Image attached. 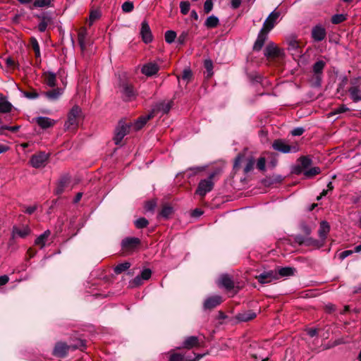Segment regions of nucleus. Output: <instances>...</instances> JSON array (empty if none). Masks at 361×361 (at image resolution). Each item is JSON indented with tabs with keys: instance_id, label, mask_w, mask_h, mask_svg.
Segmentation results:
<instances>
[{
	"instance_id": "nucleus-1",
	"label": "nucleus",
	"mask_w": 361,
	"mask_h": 361,
	"mask_svg": "<svg viewBox=\"0 0 361 361\" xmlns=\"http://www.w3.org/2000/svg\"><path fill=\"white\" fill-rule=\"evenodd\" d=\"M241 164H244V173L247 174L254 169V166L255 164V159L252 155L239 154L235 159L233 169L235 171L238 170Z\"/></svg>"
},
{
	"instance_id": "nucleus-2",
	"label": "nucleus",
	"mask_w": 361,
	"mask_h": 361,
	"mask_svg": "<svg viewBox=\"0 0 361 361\" xmlns=\"http://www.w3.org/2000/svg\"><path fill=\"white\" fill-rule=\"evenodd\" d=\"M81 116V109L78 106H74L68 114V119L64 124L66 130H75L79 123Z\"/></svg>"
},
{
	"instance_id": "nucleus-3",
	"label": "nucleus",
	"mask_w": 361,
	"mask_h": 361,
	"mask_svg": "<svg viewBox=\"0 0 361 361\" xmlns=\"http://www.w3.org/2000/svg\"><path fill=\"white\" fill-rule=\"evenodd\" d=\"M82 346H84V343L82 341H79V345H68L66 343L59 342L56 344L53 354L55 356L59 357H64L66 356L69 350H75L77 349H82Z\"/></svg>"
},
{
	"instance_id": "nucleus-4",
	"label": "nucleus",
	"mask_w": 361,
	"mask_h": 361,
	"mask_svg": "<svg viewBox=\"0 0 361 361\" xmlns=\"http://www.w3.org/2000/svg\"><path fill=\"white\" fill-rule=\"evenodd\" d=\"M131 126L123 121H120L116 127L114 137V143L120 145L123 137L130 133Z\"/></svg>"
},
{
	"instance_id": "nucleus-5",
	"label": "nucleus",
	"mask_w": 361,
	"mask_h": 361,
	"mask_svg": "<svg viewBox=\"0 0 361 361\" xmlns=\"http://www.w3.org/2000/svg\"><path fill=\"white\" fill-rule=\"evenodd\" d=\"M215 173H212L207 178L201 180L198 184L195 193L201 197H204L206 194L210 192L214 188V182L212 180Z\"/></svg>"
},
{
	"instance_id": "nucleus-6",
	"label": "nucleus",
	"mask_w": 361,
	"mask_h": 361,
	"mask_svg": "<svg viewBox=\"0 0 361 361\" xmlns=\"http://www.w3.org/2000/svg\"><path fill=\"white\" fill-rule=\"evenodd\" d=\"M49 158V154H47L44 152H40L33 154L30 158V162L32 167L38 169L44 166Z\"/></svg>"
},
{
	"instance_id": "nucleus-7",
	"label": "nucleus",
	"mask_w": 361,
	"mask_h": 361,
	"mask_svg": "<svg viewBox=\"0 0 361 361\" xmlns=\"http://www.w3.org/2000/svg\"><path fill=\"white\" fill-rule=\"evenodd\" d=\"M274 149L282 153L296 152L298 147L296 146H291L287 144L284 140L278 139L272 143Z\"/></svg>"
},
{
	"instance_id": "nucleus-8",
	"label": "nucleus",
	"mask_w": 361,
	"mask_h": 361,
	"mask_svg": "<svg viewBox=\"0 0 361 361\" xmlns=\"http://www.w3.org/2000/svg\"><path fill=\"white\" fill-rule=\"evenodd\" d=\"M256 279L262 284L269 283L279 279V274L276 270H270L264 271L259 275L257 276Z\"/></svg>"
},
{
	"instance_id": "nucleus-9",
	"label": "nucleus",
	"mask_w": 361,
	"mask_h": 361,
	"mask_svg": "<svg viewBox=\"0 0 361 361\" xmlns=\"http://www.w3.org/2000/svg\"><path fill=\"white\" fill-rule=\"evenodd\" d=\"M326 66L325 61L322 60L317 61L315 62L312 66V71L314 72V83L317 86L321 85L322 77L323 73V70Z\"/></svg>"
},
{
	"instance_id": "nucleus-10",
	"label": "nucleus",
	"mask_w": 361,
	"mask_h": 361,
	"mask_svg": "<svg viewBox=\"0 0 361 361\" xmlns=\"http://www.w3.org/2000/svg\"><path fill=\"white\" fill-rule=\"evenodd\" d=\"M280 14H281L280 12L276 11V10L272 11L269 15V16L265 20V21L264 22V24H263V26L262 28L268 32L274 28V27L275 26V25L277 22V20H278L279 17L280 16Z\"/></svg>"
},
{
	"instance_id": "nucleus-11",
	"label": "nucleus",
	"mask_w": 361,
	"mask_h": 361,
	"mask_svg": "<svg viewBox=\"0 0 361 361\" xmlns=\"http://www.w3.org/2000/svg\"><path fill=\"white\" fill-rule=\"evenodd\" d=\"M140 244V240L136 237H128L121 241L122 249L125 251L135 250Z\"/></svg>"
},
{
	"instance_id": "nucleus-12",
	"label": "nucleus",
	"mask_w": 361,
	"mask_h": 361,
	"mask_svg": "<svg viewBox=\"0 0 361 361\" xmlns=\"http://www.w3.org/2000/svg\"><path fill=\"white\" fill-rule=\"evenodd\" d=\"M264 54L267 59H275L281 56V51L274 43H269L264 50Z\"/></svg>"
},
{
	"instance_id": "nucleus-13",
	"label": "nucleus",
	"mask_w": 361,
	"mask_h": 361,
	"mask_svg": "<svg viewBox=\"0 0 361 361\" xmlns=\"http://www.w3.org/2000/svg\"><path fill=\"white\" fill-rule=\"evenodd\" d=\"M140 35L145 44L150 43L153 40V36L148 23L144 20L141 23Z\"/></svg>"
},
{
	"instance_id": "nucleus-14",
	"label": "nucleus",
	"mask_w": 361,
	"mask_h": 361,
	"mask_svg": "<svg viewBox=\"0 0 361 361\" xmlns=\"http://www.w3.org/2000/svg\"><path fill=\"white\" fill-rule=\"evenodd\" d=\"M311 35L314 41L321 42L325 39L326 36V32L322 25H317L312 27Z\"/></svg>"
},
{
	"instance_id": "nucleus-15",
	"label": "nucleus",
	"mask_w": 361,
	"mask_h": 361,
	"mask_svg": "<svg viewBox=\"0 0 361 361\" xmlns=\"http://www.w3.org/2000/svg\"><path fill=\"white\" fill-rule=\"evenodd\" d=\"M268 33L269 32L261 29L259 32L258 33L257 38L253 45V50L254 51H259L263 47L264 42L268 38Z\"/></svg>"
},
{
	"instance_id": "nucleus-16",
	"label": "nucleus",
	"mask_w": 361,
	"mask_h": 361,
	"mask_svg": "<svg viewBox=\"0 0 361 361\" xmlns=\"http://www.w3.org/2000/svg\"><path fill=\"white\" fill-rule=\"evenodd\" d=\"M159 66L154 62L147 63L142 67L141 72L146 76L150 77L157 73Z\"/></svg>"
},
{
	"instance_id": "nucleus-17",
	"label": "nucleus",
	"mask_w": 361,
	"mask_h": 361,
	"mask_svg": "<svg viewBox=\"0 0 361 361\" xmlns=\"http://www.w3.org/2000/svg\"><path fill=\"white\" fill-rule=\"evenodd\" d=\"M222 298L220 295H212L207 298L204 302V310H212L222 302Z\"/></svg>"
},
{
	"instance_id": "nucleus-18",
	"label": "nucleus",
	"mask_w": 361,
	"mask_h": 361,
	"mask_svg": "<svg viewBox=\"0 0 361 361\" xmlns=\"http://www.w3.org/2000/svg\"><path fill=\"white\" fill-rule=\"evenodd\" d=\"M120 91L125 100H130L135 96V92L131 85L124 82L120 86Z\"/></svg>"
},
{
	"instance_id": "nucleus-19",
	"label": "nucleus",
	"mask_w": 361,
	"mask_h": 361,
	"mask_svg": "<svg viewBox=\"0 0 361 361\" xmlns=\"http://www.w3.org/2000/svg\"><path fill=\"white\" fill-rule=\"evenodd\" d=\"M154 116L153 113L139 117L134 123H129L135 130H140Z\"/></svg>"
},
{
	"instance_id": "nucleus-20",
	"label": "nucleus",
	"mask_w": 361,
	"mask_h": 361,
	"mask_svg": "<svg viewBox=\"0 0 361 361\" xmlns=\"http://www.w3.org/2000/svg\"><path fill=\"white\" fill-rule=\"evenodd\" d=\"M37 125L43 129L53 127L56 124V121L48 117L39 116L36 118Z\"/></svg>"
},
{
	"instance_id": "nucleus-21",
	"label": "nucleus",
	"mask_w": 361,
	"mask_h": 361,
	"mask_svg": "<svg viewBox=\"0 0 361 361\" xmlns=\"http://www.w3.org/2000/svg\"><path fill=\"white\" fill-rule=\"evenodd\" d=\"M44 82L50 87L56 85V75L51 71L44 72L43 73Z\"/></svg>"
},
{
	"instance_id": "nucleus-22",
	"label": "nucleus",
	"mask_w": 361,
	"mask_h": 361,
	"mask_svg": "<svg viewBox=\"0 0 361 361\" xmlns=\"http://www.w3.org/2000/svg\"><path fill=\"white\" fill-rule=\"evenodd\" d=\"M330 231V226L327 221H322L320 223L319 228L318 231L319 236L321 239V241L325 242V240L327 237L328 233Z\"/></svg>"
},
{
	"instance_id": "nucleus-23",
	"label": "nucleus",
	"mask_w": 361,
	"mask_h": 361,
	"mask_svg": "<svg viewBox=\"0 0 361 361\" xmlns=\"http://www.w3.org/2000/svg\"><path fill=\"white\" fill-rule=\"evenodd\" d=\"M172 106V102H161L156 104L154 112H161L162 114H167Z\"/></svg>"
},
{
	"instance_id": "nucleus-24",
	"label": "nucleus",
	"mask_w": 361,
	"mask_h": 361,
	"mask_svg": "<svg viewBox=\"0 0 361 361\" xmlns=\"http://www.w3.org/2000/svg\"><path fill=\"white\" fill-rule=\"evenodd\" d=\"M256 317V313L252 310H247L238 313L235 318L240 322H248Z\"/></svg>"
},
{
	"instance_id": "nucleus-25",
	"label": "nucleus",
	"mask_w": 361,
	"mask_h": 361,
	"mask_svg": "<svg viewBox=\"0 0 361 361\" xmlns=\"http://www.w3.org/2000/svg\"><path fill=\"white\" fill-rule=\"evenodd\" d=\"M87 35V29L85 27H82L80 29L78 35V40L79 45L80 47V49L84 51L86 49V38Z\"/></svg>"
},
{
	"instance_id": "nucleus-26",
	"label": "nucleus",
	"mask_w": 361,
	"mask_h": 361,
	"mask_svg": "<svg viewBox=\"0 0 361 361\" xmlns=\"http://www.w3.org/2000/svg\"><path fill=\"white\" fill-rule=\"evenodd\" d=\"M44 94L48 99L51 101H54L58 99L59 97L62 94V90L60 88H56L47 92H44Z\"/></svg>"
},
{
	"instance_id": "nucleus-27",
	"label": "nucleus",
	"mask_w": 361,
	"mask_h": 361,
	"mask_svg": "<svg viewBox=\"0 0 361 361\" xmlns=\"http://www.w3.org/2000/svg\"><path fill=\"white\" fill-rule=\"evenodd\" d=\"M220 282L222 286L226 290H230L234 288V283L228 275H224L220 279Z\"/></svg>"
},
{
	"instance_id": "nucleus-28",
	"label": "nucleus",
	"mask_w": 361,
	"mask_h": 361,
	"mask_svg": "<svg viewBox=\"0 0 361 361\" xmlns=\"http://www.w3.org/2000/svg\"><path fill=\"white\" fill-rule=\"evenodd\" d=\"M351 99L355 102L361 101V90L357 86H353L348 90Z\"/></svg>"
},
{
	"instance_id": "nucleus-29",
	"label": "nucleus",
	"mask_w": 361,
	"mask_h": 361,
	"mask_svg": "<svg viewBox=\"0 0 361 361\" xmlns=\"http://www.w3.org/2000/svg\"><path fill=\"white\" fill-rule=\"evenodd\" d=\"M50 235V231L49 230L44 231L42 234L38 236L35 241V244L40 247V248H43L46 244L47 238Z\"/></svg>"
},
{
	"instance_id": "nucleus-30",
	"label": "nucleus",
	"mask_w": 361,
	"mask_h": 361,
	"mask_svg": "<svg viewBox=\"0 0 361 361\" xmlns=\"http://www.w3.org/2000/svg\"><path fill=\"white\" fill-rule=\"evenodd\" d=\"M324 242L319 240H317V239H314L312 237H310L309 235L308 236H306V239H305V246H311V247H316V248H320L322 247L323 245H324Z\"/></svg>"
},
{
	"instance_id": "nucleus-31",
	"label": "nucleus",
	"mask_w": 361,
	"mask_h": 361,
	"mask_svg": "<svg viewBox=\"0 0 361 361\" xmlns=\"http://www.w3.org/2000/svg\"><path fill=\"white\" fill-rule=\"evenodd\" d=\"M199 341L197 336H189L185 338L183 342V347L188 349H190L195 346L198 345Z\"/></svg>"
},
{
	"instance_id": "nucleus-32",
	"label": "nucleus",
	"mask_w": 361,
	"mask_h": 361,
	"mask_svg": "<svg viewBox=\"0 0 361 361\" xmlns=\"http://www.w3.org/2000/svg\"><path fill=\"white\" fill-rule=\"evenodd\" d=\"M295 272V269L290 267H282L277 271L279 279L280 277L293 276Z\"/></svg>"
},
{
	"instance_id": "nucleus-33",
	"label": "nucleus",
	"mask_w": 361,
	"mask_h": 361,
	"mask_svg": "<svg viewBox=\"0 0 361 361\" xmlns=\"http://www.w3.org/2000/svg\"><path fill=\"white\" fill-rule=\"evenodd\" d=\"M12 105L5 98L0 97V113L6 114L11 111Z\"/></svg>"
},
{
	"instance_id": "nucleus-34",
	"label": "nucleus",
	"mask_w": 361,
	"mask_h": 361,
	"mask_svg": "<svg viewBox=\"0 0 361 361\" xmlns=\"http://www.w3.org/2000/svg\"><path fill=\"white\" fill-rule=\"evenodd\" d=\"M68 183H69V178L67 176L62 177L60 179V180L58 183V185L56 188V193L57 195L61 194L63 192L64 188L66 187H67Z\"/></svg>"
},
{
	"instance_id": "nucleus-35",
	"label": "nucleus",
	"mask_w": 361,
	"mask_h": 361,
	"mask_svg": "<svg viewBox=\"0 0 361 361\" xmlns=\"http://www.w3.org/2000/svg\"><path fill=\"white\" fill-rule=\"evenodd\" d=\"M202 355H197L195 359L190 360L185 355L179 353H174L171 355L169 361H197Z\"/></svg>"
},
{
	"instance_id": "nucleus-36",
	"label": "nucleus",
	"mask_w": 361,
	"mask_h": 361,
	"mask_svg": "<svg viewBox=\"0 0 361 361\" xmlns=\"http://www.w3.org/2000/svg\"><path fill=\"white\" fill-rule=\"evenodd\" d=\"M219 24V20L217 17L214 16H209L205 23L204 25L208 28H214L217 27V25Z\"/></svg>"
},
{
	"instance_id": "nucleus-37",
	"label": "nucleus",
	"mask_w": 361,
	"mask_h": 361,
	"mask_svg": "<svg viewBox=\"0 0 361 361\" xmlns=\"http://www.w3.org/2000/svg\"><path fill=\"white\" fill-rule=\"evenodd\" d=\"M130 267V263L128 262H125L123 263L118 264L114 269V273L116 274H120L123 271L128 270Z\"/></svg>"
},
{
	"instance_id": "nucleus-38",
	"label": "nucleus",
	"mask_w": 361,
	"mask_h": 361,
	"mask_svg": "<svg viewBox=\"0 0 361 361\" xmlns=\"http://www.w3.org/2000/svg\"><path fill=\"white\" fill-rule=\"evenodd\" d=\"M13 233L21 238H25L30 233V229L28 226H25L22 228H14Z\"/></svg>"
},
{
	"instance_id": "nucleus-39",
	"label": "nucleus",
	"mask_w": 361,
	"mask_h": 361,
	"mask_svg": "<svg viewBox=\"0 0 361 361\" xmlns=\"http://www.w3.org/2000/svg\"><path fill=\"white\" fill-rule=\"evenodd\" d=\"M204 66L207 71V75L206 77L207 78H211L213 74V62L211 59H206L204 62Z\"/></svg>"
},
{
	"instance_id": "nucleus-40",
	"label": "nucleus",
	"mask_w": 361,
	"mask_h": 361,
	"mask_svg": "<svg viewBox=\"0 0 361 361\" xmlns=\"http://www.w3.org/2000/svg\"><path fill=\"white\" fill-rule=\"evenodd\" d=\"M347 20L346 14H335L331 17V21L333 24L338 25Z\"/></svg>"
},
{
	"instance_id": "nucleus-41",
	"label": "nucleus",
	"mask_w": 361,
	"mask_h": 361,
	"mask_svg": "<svg viewBox=\"0 0 361 361\" xmlns=\"http://www.w3.org/2000/svg\"><path fill=\"white\" fill-rule=\"evenodd\" d=\"M21 92L24 97L29 99H35L39 96V93L32 88L30 91H22Z\"/></svg>"
},
{
	"instance_id": "nucleus-42",
	"label": "nucleus",
	"mask_w": 361,
	"mask_h": 361,
	"mask_svg": "<svg viewBox=\"0 0 361 361\" xmlns=\"http://www.w3.org/2000/svg\"><path fill=\"white\" fill-rule=\"evenodd\" d=\"M173 211V207L169 205H165L160 212V216L164 219H168L172 214Z\"/></svg>"
},
{
	"instance_id": "nucleus-43",
	"label": "nucleus",
	"mask_w": 361,
	"mask_h": 361,
	"mask_svg": "<svg viewBox=\"0 0 361 361\" xmlns=\"http://www.w3.org/2000/svg\"><path fill=\"white\" fill-rule=\"evenodd\" d=\"M30 43L32 45V47L35 51L36 58L40 57V49H39V45L38 44V42L35 37H32L30 39Z\"/></svg>"
},
{
	"instance_id": "nucleus-44",
	"label": "nucleus",
	"mask_w": 361,
	"mask_h": 361,
	"mask_svg": "<svg viewBox=\"0 0 361 361\" xmlns=\"http://www.w3.org/2000/svg\"><path fill=\"white\" fill-rule=\"evenodd\" d=\"M52 0H35L33 6L37 8L51 6Z\"/></svg>"
},
{
	"instance_id": "nucleus-45",
	"label": "nucleus",
	"mask_w": 361,
	"mask_h": 361,
	"mask_svg": "<svg viewBox=\"0 0 361 361\" xmlns=\"http://www.w3.org/2000/svg\"><path fill=\"white\" fill-rule=\"evenodd\" d=\"M320 172H321L320 169L319 167L315 166V167L311 168L309 170H306L304 172V175L307 178H312V177L320 173Z\"/></svg>"
},
{
	"instance_id": "nucleus-46",
	"label": "nucleus",
	"mask_w": 361,
	"mask_h": 361,
	"mask_svg": "<svg viewBox=\"0 0 361 361\" xmlns=\"http://www.w3.org/2000/svg\"><path fill=\"white\" fill-rule=\"evenodd\" d=\"M164 37L165 41L167 43L171 44L175 41V39L176 38V33L173 30H168L165 32Z\"/></svg>"
},
{
	"instance_id": "nucleus-47",
	"label": "nucleus",
	"mask_w": 361,
	"mask_h": 361,
	"mask_svg": "<svg viewBox=\"0 0 361 361\" xmlns=\"http://www.w3.org/2000/svg\"><path fill=\"white\" fill-rule=\"evenodd\" d=\"M299 161L300 162V166L303 169H307L312 164V159L307 157H302L299 159Z\"/></svg>"
},
{
	"instance_id": "nucleus-48",
	"label": "nucleus",
	"mask_w": 361,
	"mask_h": 361,
	"mask_svg": "<svg viewBox=\"0 0 361 361\" xmlns=\"http://www.w3.org/2000/svg\"><path fill=\"white\" fill-rule=\"evenodd\" d=\"M181 78L183 80L185 81L186 83H188L192 78V71L190 68H185L183 71Z\"/></svg>"
},
{
	"instance_id": "nucleus-49",
	"label": "nucleus",
	"mask_w": 361,
	"mask_h": 361,
	"mask_svg": "<svg viewBox=\"0 0 361 361\" xmlns=\"http://www.w3.org/2000/svg\"><path fill=\"white\" fill-rule=\"evenodd\" d=\"M149 221L144 217L137 219L135 221V225L137 228H144L147 226Z\"/></svg>"
},
{
	"instance_id": "nucleus-50",
	"label": "nucleus",
	"mask_w": 361,
	"mask_h": 361,
	"mask_svg": "<svg viewBox=\"0 0 361 361\" xmlns=\"http://www.w3.org/2000/svg\"><path fill=\"white\" fill-rule=\"evenodd\" d=\"M101 16V13L98 10H94L90 12V18H89V24L90 25H92V23L97 19H99Z\"/></svg>"
},
{
	"instance_id": "nucleus-51",
	"label": "nucleus",
	"mask_w": 361,
	"mask_h": 361,
	"mask_svg": "<svg viewBox=\"0 0 361 361\" xmlns=\"http://www.w3.org/2000/svg\"><path fill=\"white\" fill-rule=\"evenodd\" d=\"M190 8V4L189 1H180V12L183 15H186L188 13Z\"/></svg>"
},
{
	"instance_id": "nucleus-52",
	"label": "nucleus",
	"mask_w": 361,
	"mask_h": 361,
	"mask_svg": "<svg viewBox=\"0 0 361 361\" xmlns=\"http://www.w3.org/2000/svg\"><path fill=\"white\" fill-rule=\"evenodd\" d=\"M49 21H50V20L49 18H47V17H43L42 20H41V22L38 25V30H39V31L41 32H44L46 30L47 27L48 23Z\"/></svg>"
},
{
	"instance_id": "nucleus-53",
	"label": "nucleus",
	"mask_w": 361,
	"mask_h": 361,
	"mask_svg": "<svg viewBox=\"0 0 361 361\" xmlns=\"http://www.w3.org/2000/svg\"><path fill=\"white\" fill-rule=\"evenodd\" d=\"M121 8H122V10L123 12L130 13L133 10L134 5L132 1H128L124 2L122 4Z\"/></svg>"
},
{
	"instance_id": "nucleus-54",
	"label": "nucleus",
	"mask_w": 361,
	"mask_h": 361,
	"mask_svg": "<svg viewBox=\"0 0 361 361\" xmlns=\"http://www.w3.org/2000/svg\"><path fill=\"white\" fill-rule=\"evenodd\" d=\"M139 276L143 281H147L150 279L152 276V271L149 269H145Z\"/></svg>"
},
{
	"instance_id": "nucleus-55",
	"label": "nucleus",
	"mask_w": 361,
	"mask_h": 361,
	"mask_svg": "<svg viewBox=\"0 0 361 361\" xmlns=\"http://www.w3.org/2000/svg\"><path fill=\"white\" fill-rule=\"evenodd\" d=\"M257 168L262 171H265L266 159L264 157H260L257 161Z\"/></svg>"
},
{
	"instance_id": "nucleus-56",
	"label": "nucleus",
	"mask_w": 361,
	"mask_h": 361,
	"mask_svg": "<svg viewBox=\"0 0 361 361\" xmlns=\"http://www.w3.org/2000/svg\"><path fill=\"white\" fill-rule=\"evenodd\" d=\"M143 281H144L142 279V278L138 275L130 282V284L132 287H137L142 285Z\"/></svg>"
},
{
	"instance_id": "nucleus-57",
	"label": "nucleus",
	"mask_w": 361,
	"mask_h": 361,
	"mask_svg": "<svg viewBox=\"0 0 361 361\" xmlns=\"http://www.w3.org/2000/svg\"><path fill=\"white\" fill-rule=\"evenodd\" d=\"M157 203L154 200H150L146 202L145 209L147 212H152L155 209Z\"/></svg>"
},
{
	"instance_id": "nucleus-58",
	"label": "nucleus",
	"mask_w": 361,
	"mask_h": 361,
	"mask_svg": "<svg viewBox=\"0 0 361 361\" xmlns=\"http://www.w3.org/2000/svg\"><path fill=\"white\" fill-rule=\"evenodd\" d=\"M213 8L212 0H206L204 4V11L206 13H209Z\"/></svg>"
},
{
	"instance_id": "nucleus-59",
	"label": "nucleus",
	"mask_w": 361,
	"mask_h": 361,
	"mask_svg": "<svg viewBox=\"0 0 361 361\" xmlns=\"http://www.w3.org/2000/svg\"><path fill=\"white\" fill-rule=\"evenodd\" d=\"M300 228L302 231L306 235V236L310 235L312 233L311 228L305 223L301 224Z\"/></svg>"
},
{
	"instance_id": "nucleus-60",
	"label": "nucleus",
	"mask_w": 361,
	"mask_h": 361,
	"mask_svg": "<svg viewBox=\"0 0 361 361\" xmlns=\"http://www.w3.org/2000/svg\"><path fill=\"white\" fill-rule=\"evenodd\" d=\"M294 241L300 245H305L306 236L296 235L293 238Z\"/></svg>"
},
{
	"instance_id": "nucleus-61",
	"label": "nucleus",
	"mask_w": 361,
	"mask_h": 361,
	"mask_svg": "<svg viewBox=\"0 0 361 361\" xmlns=\"http://www.w3.org/2000/svg\"><path fill=\"white\" fill-rule=\"evenodd\" d=\"M305 129L302 127H298L291 130V135L293 136H300L303 134Z\"/></svg>"
},
{
	"instance_id": "nucleus-62",
	"label": "nucleus",
	"mask_w": 361,
	"mask_h": 361,
	"mask_svg": "<svg viewBox=\"0 0 361 361\" xmlns=\"http://www.w3.org/2000/svg\"><path fill=\"white\" fill-rule=\"evenodd\" d=\"M23 207H24V209L23 211L25 213L28 214H32L36 211L37 207L35 204V205L28 206V207L24 206Z\"/></svg>"
},
{
	"instance_id": "nucleus-63",
	"label": "nucleus",
	"mask_w": 361,
	"mask_h": 361,
	"mask_svg": "<svg viewBox=\"0 0 361 361\" xmlns=\"http://www.w3.org/2000/svg\"><path fill=\"white\" fill-rule=\"evenodd\" d=\"M188 32H182L178 38V42L180 44H183L187 39Z\"/></svg>"
},
{
	"instance_id": "nucleus-64",
	"label": "nucleus",
	"mask_w": 361,
	"mask_h": 361,
	"mask_svg": "<svg viewBox=\"0 0 361 361\" xmlns=\"http://www.w3.org/2000/svg\"><path fill=\"white\" fill-rule=\"evenodd\" d=\"M354 252V250H345L340 253L339 257L341 259H344L348 256L351 255Z\"/></svg>"
}]
</instances>
